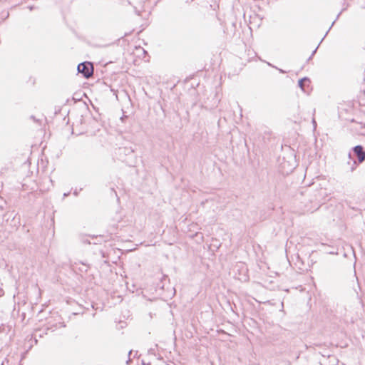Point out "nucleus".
<instances>
[{
    "instance_id": "nucleus-3",
    "label": "nucleus",
    "mask_w": 365,
    "mask_h": 365,
    "mask_svg": "<svg viewBox=\"0 0 365 365\" xmlns=\"http://www.w3.org/2000/svg\"><path fill=\"white\" fill-rule=\"evenodd\" d=\"M49 329H51V328L49 327H47L46 329H36L33 335L34 339L35 340V343L37 344V338H42L45 334H47V331Z\"/></svg>"
},
{
    "instance_id": "nucleus-6",
    "label": "nucleus",
    "mask_w": 365,
    "mask_h": 365,
    "mask_svg": "<svg viewBox=\"0 0 365 365\" xmlns=\"http://www.w3.org/2000/svg\"><path fill=\"white\" fill-rule=\"evenodd\" d=\"M219 101H220L219 100H216V101H215V103H214V104L212 105V107H210V108H208V106H204V105H202V108H205V109H207V110H211V109H213V108H216V107L217 106V103H218Z\"/></svg>"
},
{
    "instance_id": "nucleus-10",
    "label": "nucleus",
    "mask_w": 365,
    "mask_h": 365,
    "mask_svg": "<svg viewBox=\"0 0 365 365\" xmlns=\"http://www.w3.org/2000/svg\"><path fill=\"white\" fill-rule=\"evenodd\" d=\"M279 70V71L281 73H285L286 72L282 70V69H280V68H277Z\"/></svg>"
},
{
    "instance_id": "nucleus-1",
    "label": "nucleus",
    "mask_w": 365,
    "mask_h": 365,
    "mask_svg": "<svg viewBox=\"0 0 365 365\" xmlns=\"http://www.w3.org/2000/svg\"><path fill=\"white\" fill-rule=\"evenodd\" d=\"M79 73H81L86 78H90L93 73V66L91 62L85 61L81 63L77 66Z\"/></svg>"
},
{
    "instance_id": "nucleus-2",
    "label": "nucleus",
    "mask_w": 365,
    "mask_h": 365,
    "mask_svg": "<svg viewBox=\"0 0 365 365\" xmlns=\"http://www.w3.org/2000/svg\"><path fill=\"white\" fill-rule=\"evenodd\" d=\"M353 155L356 158V161L359 164L362 163L365 161V150L361 145L354 146L352 148Z\"/></svg>"
},
{
    "instance_id": "nucleus-8",
    "label": "nucleus",
    "mask_w": 365,
    "mask_h": 365,
    "mask_svg": "<svg viewBox=\"0 0 365 365\" xmlns=\"http://www.w3.org/2000/svg\"><path fill=\"white\" fill-rule=\"evenodd\" d=\"M319 192V194L320 195H322V194H325V193H326L325 190H324V189H322V188H321V189L319 190V192Z\"/></svg>"
},
{
    "instance_id": "nucleus-15",
    "label": "nucleus",
    "mask_w": 365,
    "mask_h": 365,
    "mask_svg": "<svg viewBox=\"0 0 365 365\" xmlns=\"http://www.w3.org/2000/svg\"><path fill=\"white\" fill-rule=\"evenodd\" d=\"M166 278H168V276H164L163 277V279H166Z\"/></svg>"
},
{
    "instance_id": "nucleus-13",
    "label": "nucleus",
    "mask_w": 365,
    "mask_h": 365,
    "mask_svg": "<svg viewBox=\"0 0 365 365\" xmlns=\"http://www.w3.org/2000/svg\"><path fill=\"white\" fill-rule=\"evenodd\" d=\"M334 22H335V21H333V22L331 23V26L329 27V29L328 31L331 29V26L334 25Z\"/></svg>"
},
{
    "instance_id": "nucleus-9",
    "label": "nucleus",
    "mask_w": 365,
    "mask_h": 365,
    "mask_svg": "<svg viewBox=\"0 0 365 365\" xmlns=\"http://www.w3.org/2000/svg\"><path fill=\"white\" fill-rule=\"evenodd\" d=\"M73 195L77 196L78 195V192L77 190H75L74 192H73Z\"/></svg>"
},
{
    "instance_id": "nucleus-11",
    "label": "nucleus",
    "mask_w": 365,
    "mask_h": 365,
    "mask_svg": "<svg viewBox=\"0 0 365 365\" xmlns=\"http://www.w3.org/2000/svg\"><path fill=\"white\" fill-rule=\"evenodd\" d=\"M327 33H328V31L326 33V34H325V36H324V37H325V36H327ZM324 38H323L322 39V41H319L318 46H319V45H321L322 41H323V39H324Z\"/></svg>"
},
{
    "instance_id": "nucleus-5",
    "label": "nucleus",
    "mask_w": 365,
    "mask_h": 365,
    "mask_svg": "<svg viewBox=\"0 0 365 365\" xmlns=\"http://www.w3.org/2000/svg\"><path fill=\"white\" fill-rule=\"evenodd\" d=\"M310 80L307 77L302 78L299 80L298 86L303 91H306V87L309 86Z\"/></svg>"
},
{
    "instance_id": "nucleus-12",
    "label": "nucleus",
    "mask_w": 365,
    "mask_h": 365,
    "mask_svg": "<svg viewBox=\"0 0 365 365\" xmlns=\"http://www.w3.org/2000/svg\"><path fill=\"white\" fill-rule=\"evenodd\" d=\"M327 33H328V31L326 33V34H325V36H324V37H325V36H327ZM324 38H323L322 39V41H319L318 46H319V45H321L322 41H323V39H324Z\"/></svg>"
},
{
    "instance_id": "nucleus-14",
    "label": "nucleus",
    "mask_w": 365,
    "mask_h": 365,
    "mask_svg": "<svg viewBox=\"0 0 365 365\" xmlns=\"http://www.w3.org/2000/svg\"><path fill=\"white\" fill-rule=\"evenodd\" d=\"M68 195H69V193H64L63 196H64V197H66V196H68Z\"/></svg>"
},
{
    "instance_id": "nucleus-7",
    "label": "nucleus",
    "mask_w": 365,
    "mask_h": 365,
    "mask_svg": "<svg viewBox=\"0 0 365 365\" xmlns=\"http://www.w3.org/2000/svg\"><path fill=\"white\" fill-rule=\"evenodd\" d=\"M317 48H318V46H317V48L313 51V52H312V55H311V56H309V58H308V61H309V60L312 58V56L315 54V53H316V51H317Z\"/></svg>"
},
{
    "instance_id": "nucleus-4",
    "label": "nucleus",
    "mask_w": 365,
    "mask_h": 365,
    "mask_svg": "<svg viewBox=\"0 0 365 365\" xmlns=\"http://www.w3.org/2000/svg\"><path fill=\"white\" fill-rule=\"evenodd\" d=\"M349 160L347 162L348 165L350 166L349 169L351 172L356 170L357 166L359 165L356 160L354 159V157L352 156L351 153H349Z\"/></svg>"
}]
</instances>
